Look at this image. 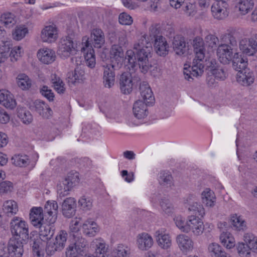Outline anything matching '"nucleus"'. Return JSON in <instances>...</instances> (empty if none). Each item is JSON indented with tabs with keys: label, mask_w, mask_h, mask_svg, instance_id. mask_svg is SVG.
Listing matches in <instances>:
<instances>
[{
	"label": "nucleus",
	"mask_w": 257,
	"mask_h": 257,
	"mask_svg": "<svg viewBox=\"0 0 257 257\" xmlns=\"http://www.w3.org/2000/svg\"><path fill=\"white\" fill-rule=\"evenodd\" d=\"M134 50L126 51L125 60H127V63L132 68H134L137 63L143 73L147 72L152 67L150 59L152 57V47L146 35L142 36L134 44Z\"/></svg>",
	"instance_id": "f257e3e1"
},
{
	"label": "nucleus",
	"mask_w": 257,
	"mask_h": 257,
	"mask_svg": "<svg viewBox=\"0 0 257 257\" xmlns=\"http://www.w3.org/2000/svg\"><path fill=\"white\" fill-rule=\"evenodd\" d=\"M12 237L9 241V249L16 257H22L23 246L29 239V225L22 218L15 216L10 223Z\"/></svg>",
	"instance_id": "f03ea898"
},
{
	"label": "nucleus",
	"mask_w": 257,
	"mask_h": 257,
	"mask_svg": "<svg viewBox=\"0 0 257 257\" xmlns=\"http://www.w3.org/2000/svg\"><path fill=\"white\" fill-rule=\"evenodd\" d=\"M192 45L195 52V57L193 59L191 69L187 67L184 68V75L185 78L190 81V79H193V76H198L201 75L203 72L204 65L203 60L204 59V41L202 38L197 36L193 40Z\"/></svg>",
	"instance_id": "7ed1b4c3"
},
{
	"label": "nucleus",
	"mask_w": 257,
	"mask_h": 257,
	"mask_svg": "<svg viewBox=\"0 0 257 257\" xmlns=\"http://www.w3.org/2000/svg\"><path fill=\"white\" fill-rule=\"evenodd\" d=\"M150 37L153 41L154 47L156 53L160 56L168 54L169 46L165 37L160 33V30L156 27L152 26L149 30Z\"/></svg>",
	"instance_id": "20e7f679"
},
{
	"label": "nucleus",
	"mask_w": 257,
	"mask_h": 257,
	"mask_svg": "<svg viewBox=\"0 0 257 257\" xmlns=\"http://www.w3.org/2000/svg\"><path fill=\"white\" fill-rule=\"evenodd\" d=\"M79 180L78 173H69L67 177L57 185V191L60 196L67 195L73 185L78 183Z\"/></svg>",
	"instance_id": "39448f33"
},
{
	"label": "nucleus",
	"mask_w": 257,
	"mask_h": 257,
	"mask_svg": "<svg viewBox=\"0 0 257 257\" xmlns=\"http://www.w3.org/2000/svg\"><path fill=\"white\" fill-rule=\"evenodd\" d=\"M88 39L87 36L83 37L81 51L84 53L86 65L92 68L95 65V57L94 50L89 43Z\"/></svg>",
	"instance_id": "423d86ee"
},
{
	"label": "nucleus",
	"mask_w": 257,
	"mask_h": 257,
	"mask_svg": "<svg viewBox=\"0 0 257 257\" xmlns=\"http://www.w3.org/2000/svg\"><path fill=\"white\" fill-rule=\"evenodd\" d=\"M76 51L77 50L71 38L66 37L61 40L58 50V54L61 58H67L75 54Z\"/></svg>",
	"instance_id": "0eeeda50"
},
{
	"label": "nucleus",
	"mask_w": 257,
	"mask_h": 257,
	"mask_svg": "<svg viewBox=\"0 0 257 257\" xmlns=\"http://www.w3.org/2000/svg\"><path fill=\"white\" fill-rule=\"evenodd\" d=\"M186 232L192 231L195 235H201L204 230L203 223L198 216L190 215L187 220Z\"/></svg>",
	"instance_id": "6e6552de"
},
{
	"label": "nucleus",
	"mask_w": 257,
	"mask_h": 257,
	"mask_svg": "<svg viewBox=\"0 0 257 257\" xmlns=\"http://www.w3.org/2000/svg\"><path fill=\"white\" fill-rule=\"evenodd\" d=\"M103 83L106 88H110L114 84V70L119 69L120 67L115 64H107L103 66Z\"/></svg>",
	"instance_id": "1a4fd4ad"
},
{
	"label": "nucleus",
	"mask_w": 257,
	"mask_h": 257,
	"mask_svg": "<svg viewBox=\"0 0 257 257\" xmlns=\"http://www.w3.org/2000/svg\"><path fill=\"white\" fill-rule=\"evenodd\" d=\"M213 17L217 20H222L228 16V4L225 1L215 2L211 7Z\"/></svg>",
	"instance_id": "9d476101"
},
{
	"label": "nucleus",
	"mask_w": 257,
	"mask_h": 257,
	"mask_svg": "<svg viewBox=\"0 0 257 257\" xmlns=\"http://www.w3.org/2000/svg\"><path fill=\"white\" fill-rule=\"evenodd\" d=\"M219 61L223 64H228L233 57L232 49L226 44H221L216 50Z\"/></svg>",
	"instance_id": "9b49d317"
},
{
	"label": "nucleus",
	"mask_w": 257,
	"mask_h": 257,
	"mask_svg": "<svg viewBox=\"0 0 257 257\" xmlns=\"http://www.w3.org/2000/svg\"><path fill=\"white\" fill-rule=\"evenodd\" d=\"M30 109L35 111L40 115L45 118H48L52 115V110L44 101L36 100L30 106Z\"/></svg>",
	"instance_id": "f8f14e48"
},
{
	"label": "nucleus",
	"mask_w": 257,
	"mask_h": 257,
	"mask_svg": "<svg viewBox=\"0 0 257 257\" xmlns=\"http://www.w3.org/2000/svg\"><path fill=\"white\" fill-rule=\"evenodd\" d=\"M40 38L43 42L51 43L58 38L57 28L54 25L46 26L42 30Z\"/></svg>",
	"instance_id": "ddd939ff"
},
{
	"label": "nucleus",
	"mask_w": 257,
	"mask_h": 257,
	"mask_svg": "<svg viewBox=\"0 0 257 257\" xmlns=\"http://www.w3.org/2000/svg\"><path fill=\"white\" fill-rule=\"evenodd\" d=\"M85 79V71L81 66H77L74 71L68 72L67 80L69 84L80 83Z\"/></svg>",
	"instance_id": "4468645a"
},
{
	"label": "nucleus",
	"mask_w": 257,
	"mask_h": 257,
	"mask_svg": "<svg viewBox=\"0 0 257 257\" xmlns=\"http://www.w3.org/2000/svg\"><path fill=\"white\" fill-rule=\"evenodd\" d=\"M176 241L179 248L184 252L192 251L194 248V243L192 239L185 234L178 235Z\"/></svg>",
	"instance_id": "2eb2a0df"
},
{
	"label": "nucleus",
	"mask_w": 257,
	"mask_h": 257,
	"mask_svg": "<svg viewBox=\"0 0 257 257\" xmlns=\"http://www.w3.org/2000/svg\"><path fill=\"white\" fill-rule=\"evenodd\" d=\"M132 76L130 73L127 72L122 73L119 78V87L121 92L124 94H128L133 89Z\"/></svg>",
	"instance_id": "dca6fc26"
},
{
	"label": "nucleus",
	"mask_w": 257,
	"mask_h": 257,
	"mask_svg": "<svg viewBox=\"0 0 257 257\" xmlns=\"http://www.w3.org/2000/svg\"><path fill=\"white\" fill-rule=\"evenodd\" d=\"M172 45L174 51L178 55H183L188 49L185 38L181 35H176L174 37Z\"/></svg>",
	"instance_id": "f3484780"
},
{
	"label": "nucleus",
	"mask_w": 257,
	"mask_h": 257,
	"mask_svg": "<svg viewBox=\"0 0 257 257\" xmlns=\"http://www.w3.org/2000/svg\"><path fill=\"white\" fill-rule=\"evenodd\" d=\"M236 78L238 83L245 86L250 85L254 80L253 72L248 69L238 71Z\"/></svg>",
	"instance_id": "a211bd4d"
},
{
	"label": "nucleus",
	"mask_w": 257,
	"mask_h": 257,
	"mask_svg": "<svg viewBox=\"0 0 257 257\" xmlns=\"http://www.w3.org/2000/svg\"><path fill=\"white\" fill-rule=\"evenodd\" d=\"M40 228L39 235L42 240L50 239L54 234L55 227L54 223H51L49 220L41 224V226L36 227Z\"/></svg>",
	"instance_id": "6ab92c4d"
},
{
	"label": "nucleus",
	"mask_w": 257,
	"mask_h": 257,
	"mask_svg": "<svg viewBox=\"0 0 257 257\" xmlns=\"http://www.w3.org/2000/svg\"><path fill=\"white\" fill-rule=\"evenodd\" d=\"M153 243L152 237L146 232L140 233L137 237V246L141 250H148L152 246Z\"/></svg>",
	"instance_id": "aec40b11"
},
{
	"label": "nucleus",
	"mask_w": 257,
	"mask_h": 257,
	"mask_svg": "<svg viewBox=\"0 0 257 257\" xmlns=\"http://www.w3.org/2000/svg\"><path fill=\"white\" fill-rule=\"evenodd\" d=\"M0 104L10 109L15 108L17 105L13 95L5 89L0 90Z\"/></svg>",
	"instance_id": "412c9836"
},
{
	"label": "nucleus",
	"mask_w": 257,
	"mask_h": 257,
	"mask_svg": "<svg viewBox=\"0 0 257 257\" xmlns=\"http://www.w3.org/2000/svg\"><path fill=\"white\" fill-rule=\"evenodd\" d=\"M110 53L111 64H115L121 67L123 60V52L121 46L115 44L113 45L111 48Z\"/></svg>",
	"instance_id": "4be33fe9"
},
{
	"label": "nucleus",
	"mask_w": 257,
	"mask_h": 257,
	"mask_svg": "<svg viewBox=\"0 0 257 257\" xmlns=\"http://www.w3.org/2000/svg\"><path fill=\"white\" fill-rule=\"evenodd\" d=\"M76 200L74 198L68 197L65 199L62 204V212L64 216L67 218L73 216L75 213Z\"/></svg>",
	"instance_id": "5701e85b"
},
{
	"label": "nucleus",
	"mask_w": 257,
	"mask_h": 257,
	"mask_svg": "<svg viewBox=\"0 0 257 257\" xmlns=\"http://www.w3.org/2000/svg\"><path fill=\"white\" fill-rule=\"evenodd\" d=\"M30 219L35 227L41 226L44 221L43 210L41 207H33L30 210Z\"/></svg>",
	"instance_id": "b1692460"
},
{
	"label": "nucleus",
	"mask_w": 257,
	"mask_h": 257,
	"mask_svg": "<svg viewBox=\"0 0 257 257\" xmlns=\"http://www.w3.org/2000/svg\"><path fill=\"white\" fill-rule=\"evenodd\" d=\"M58 204L55 201H48L45 205L44 211L45 214H47V220H49L51 223H54L57 219L58 211Z\"/></svg>",
	"instance_id": "393cba45"
},
{
	"label": "nucleus",
	"mask_w": 257,
	"mask_h": 257,
	"mask_svg": "<svg viewBox=\"0 0 257 257\" xmlns=\"http://www.w3.org/2000/svg\"><path fill=\"white\" fill-rule=\"evenodd\" d=\"M140 90L141 97L143 99L144 102L148 105H151L154 103L155 98L153 92L146 82H143L140 86Z\"/></svg>",
	"instance_id": "a878e982"
},
{
	"label": "nucleus",
	"mask_w": 257,
	"mask_h": 257,
	"mask_svg": "<svg viewBox=\"0 0 257 257\" xmlns=\"http://www.w3.org/2000/svg\"><path fill=\"white\" fill-rule=\"evenodd\" d=\"M37 56L40 61L46 64L52 63L56 59L55 51L47 48H43L39 50Z\"/></svg>",
	"instance_id": "bb28decb"
},
{
	"label": "nucleus",
	"mask_w": 257,
	"mask_h": 257,
	"mask_svg": "<svg viewBox=\"0 0 257 257\" xmlns=\"http://www.w3.org/2000/svg\"><path fill=\"white\" fill-rule=\"evenodd\" d=\"M142 100H138L135 102L133 108V114L135 117L138 119H142L147 117L148 114L147 105Z\"/></svg>",
	"instance_id": "cd10ccee"
},
{
	"label": "nucleus",
	"mask_w": 257,
	"mask_h": 257,
	"mask_svg": "<svg viewBox=\"0 0 257 257\" xmlns=\"http://www.w3.org/2000/svg\"><path fill=\"white\" fill-rule=\"evenodd\" d=\"M90 39L95 48H100L105 43L104 34L100 29H93L91 32Z\"/></svg>",
	"instance_id": "c85d7f7f"
},
{
	"label": "nucleus",
	"mask_w": 257,
	"mask_h": 257,
	"mask_svg": "<svg viewBox=\"0 0 257 257\" xmlns=\"http://www.w3.org/2000/svg\"><path fill=\"white\" fill-rule=\"evenodd\" d=\"M83 233L88 236H94L99 231L97 223L92 219H87L82 225Z\"/></svg>",
	"instance_id": "c756f323"
},
{
	"label": "nucleus",
	"mask_w": 257,
	"mask_h": 257,
	"mask_svg": "<svg viewBox=\"0 0 257 257\" xmlns=\"http://www.w3.org/2000/svg\"><path fill=\"white\" fill-rule=\"evenodd\" d=\"M155 236L161 248L167 249L171 246L172 240L168 234L164 233L161 230H159L155 232Z\"/></svg>",
	"instance_id": "7c9ffc66"
},
{
	"label": "nucleus",
	"mask_w": 257,
	"mask_h": 257,
	"mask_svg": "<svg viewBox=\"0 0 257 257\" xmlns=\"http://www.w3.org/2000/svg\"><path fill=\"white\" fill-rule=\"evenodd\" d=\"M186 202L189 204L188 210L195 213V215L203 217L205 215L204 208L202 205L195 201V197L193 195L189 196L186 199Z\"/></svg>",
	"instance_id": "2f4dec72"
},
{
	"label": "nucleus",
	"mask_w": 257,
	"mask_h": 257,
	"mask_svg": "<svg viewBox=\"0 0 257 257\" xmlns=\"http://www.w3.org/2000/svg\"><path fill=\"white\" fill-rule=\"evenodd\" d=\"M202 203L207 207H212L216 202L214 192L209 188H206L201 193Z\"/></svg>",
	"instance_id": "473e14b6"
},
{
	"label": "nucleus",
	"mask_w": 257,
	"mask_h": 257,
	"mask_svg": "<svg viewBox=\"0 0 257 257\" xmlns=\"http://www.w3.org/2000/svg\"><path fill=\"white\" fill-rule=\"evenodd\" d=\"M239 48L240 51L248 56H252L254 54V50L250 38H244L241 39L239 42Z\"/></svg>",
	"instance_id": "72a5a7b5"
},
{
	"label": "nucleus",
	"mask_w": 257,
	"mask_h": 257,
	"mask_svg": "<svg viewBox=\"0 0 257 257\" xmlns=\"http://www.w3.org/2000/svg\"><path fill=\"white\" fill-rule=\"evenodd\" d=\"M232 62V67L237 71L247 69V61L246 59H244L239 55L238 53L235 52L233 57L231 60Z\"/></svg>",
	"instance_id": "f704fd0d"
},
{
	"label": "nucleus",
	"mask_w": 257,
	"mask_h": 257,
	"mask_svg": "<svg viewBox=\"0 0 257 257\" xmlns=\"http://www.w3.org/2000/svg\"><path fill=\"white\" fill-rule=\"evenodd\" d=\"M158 181L163 186L171 187L173 185V177L169 171H161L159 174Z\"/></svg>",
	"instance_id": "c9c22d12"
},
{
	"label": "nucleus",
	"mask_w": 257,
	"mask_h": 257,
	"mask_svg": "<svg viewBox=\"0 0 257 257\" xmlns=\"http://www.w3.org/2000/svg\"><path fill=\"white\" fill-rule=\"evenodd\" d=\"M3 209L8 216H12L18 211L17 203L13 200L7 201L4 203Z\"/></svg>",
	"instance_id": "e433bc0d"
},
{
	"label": "nucleus",
	"mask_w": 257,
	"mask_h": 257,
	"mask_svg": "<svg viewBox=\"0 0 257 257\" xmlns=\"http://www.w3.org/2000/svg\"><path fill=\"white\" fill-rule=\"evenodd\" d=\"M208 250L211 257H224L227 254L220 245L215 242L209 244Z\"/></svg>",
	"instance_id": "4c0bfd02"
},
{
	"label": "nucleus",
	"mask_w": 257,
	"mask_h": 257,
	"mask_svg": "<svg viewBox=\"0 0 257 257\" xmlns=\"http://www.w3.org/2000/svg\"><path fill=\"white\" fill-rule=\"evenodd\" d=\"M221 243L226 248L230 249L235 246V240L233 237L228 232H222L220 236Z\"/></svg>",
	"instance_id": "58836bf2"
},
{
	"label": "nucleus",
	"mask_w": 257,
	"mask_h": 257,
	"mask_svg": "<svg viewBox=\"0 0 257 257\" xmlns=\"http://www.w3.org/2000/svg\"><path fill=\"white\" fill-rule=\"evenodd\" d=\"M51 81L55 90L60 94H63L65 91V84L62 79L55 74L51 76Z\"/></svg>",
	"instance_id": "ea45409f"
},
{
	"label": "nucleus",
	"mask_w": 257,
	"mask_h": 257,
	"mask_svg": "<svg viewBox=\"0 0 257 257\" xmlns=\"http://www.w3.org/2000/svg\"><path fill=\"white\" fill-rule=\"evenodd\" d=\"M28 33V29L25 25H19L15 27L12 32L13 38L17 41L23 39Z\"/></svg>",
	"instance_id": "a19ab883"
},
{
	"label": "nucleus",
	"mask_w": 257,
	"mask_h": 257,
	"mask_svg": "<svg viewBox=\"0 0 257 257\" xmlns=\"http://www.w3.org/2000/svg\"><path fill=\"white\" fill-rule=\"evenodd\" d=\"M130 248L123 244H119L113 251V257H130Z\"/></svg>",
	"instance_id": "79ce46f5"
},
{
	"label": "nucleus",
	"mask_w": 257,
	"mask_h": 257,
	"mask_svg": "<svg viewBox=\"0 0 257 257\" xmlns=\"http://www.w3.org/2000/svg\"><path fill=\"white\" fill-rule=\"evenodd\" d=\"M0 20L1 23L8 28L13 27L16 23L14 15L11 13L2 14Z\"/></svg>",
	"instance_id": "37998d69"
},
{
	"label": "nucleus",
	"mask_w": 257,
	"mask_h": 257,
	"mask_svg": "<svg viewBox=\"0 0 257 257\" xmlns=\"http://www.w3.org/2000/svg\"><path fill=\"white\" fill-rule=\"evenodd\" d=\"M95 257H109L107 253V245L103 242H96Z\"/></svg>",
	"instance_id": "c03bdc74"
},
{
	"label": "nucleus",
	"mask_w": 257,
	"mask_h": 257,
	"mask_svg": "<svg viewBox=\"0 0 257 257\" xmlns=\"http://www.w3.org/2000/svg\"><path fill=\"white\" fill-rule=\"evenodd\" d=\"M17 84L22 89H28L31 86V81L27 75L21 74L17 77Z\"/></svg>",
	"instance_id": "a18cd8bd"
},
{
	"label": "nucleus",
	"mask_w": 257,
	"mask_h": 257,
	"mask_svg": "<svg viewBox=\"0 0 257 257\" xmlns=\"http://www.w3.org/2000/svg\"><path fill=\"white\" fill-rule=\"evenodd\" d=\"M12 160L14 164L19 167H26L30 163L28 156L26 155H15Z\"/></svg>",
	"instance_id": "49530a36"
},
{
	"label": "nucleus",
	"mask_w": 257,
	"mask_h": 257,
	"mask_svg": "<svg viewBox=\"0 0 257 257\" xmlns=\"http://www.w3.org/2000/svg\"><path fill=\"white\" fill-rule=\"evenodd\" d=\"M244 240L250 250L257 252V237L252 233H246L244 235Z\"/></svg>",
	"instance_id": "de8ad7c7"
},
{
	"label": "nucleus",
	"mask_w": 257,
	"mask_h": 257,
	"mask_svg": "<svg viewBox=\"0 0 257 257\" xmlns=\"http://www.w3.org/2000/svg\"><path fill=\"white\" fill-rule=\"evenodd\" d=\"M253 6L252 0H240L238 4V7L241 14L245 15Z\"/></svg>",
	"instance_id": "09e8293b"
},
{
	"label": "nucleus",
	"mask_w": 257,
	"mask_h": 257,
	"mask_svg": "<svg viewBox=\"0 0 257 257\" xmlns=\"http://www.w3.org/2000/svg\"><path fill=\"white\" fill-rule=\"evenodd\" d=\"M231 222L232 226L238 230H243L246 226L245 221L242 218L236 214L232 215Z\"/></svg>",
	"instance_id": "8fccbe9b"
},
{
	"label": "nucleus",
	"mask_w": 257,
	"mask_h": 257,
	"mask_svg": "<svg viewBox=\"0 0 257 257\" xmlns=\"http://www.w3.org/2000/svg\"><path fill=\"white\" fill-rule=\"evenodd\" d=\"M18 116L25 124L30 123L33 120V116L31 113L23 108L18 109Z\"/></svg>",
	"instance_id": "3c124183"
},
{
	"label": "nucleus",
	"mask_w": 257,
	"mask_h": 257,
	"mask_svg": "<svg viewBox=\"0 0 257 257\" xmlns=\"http://www.w3.org/2000/svg\"><path fill=\"white\" fill-rule=\"evenodd\" d=\"M67 238V233L64 230H61L59 234L56 236L55 242L56 245L58 246V249L61 250L63 248L65 243L66 242Z\"/></svg>",
	"instance_id": "603ef678"
},
{
	"label": "nucleus",
	"mask_w": 257,
	"mask_h": 257,
	"mask_svg": "<svg viewBox=\"0 0 257 257\" xmlns=\"http://www.w3.org/2000/svg\"><path fill=\"white\" fill-rule=\"evenodd\" d=\"M87 244V241L84 238L81 236H77L75 238L74 243L71 245L73 246L78 252L82 253Z\"/></svg>",
	"instance_id": "864d4df0"
},
{
	"label": "nucleus",
	"mask_w": 257,
	"mask_h": 257,
	"mask_svg": "<svg viewBox=\"0 0 257 257\" xmlns=\"http://www.w3.org/2000/svg\"><path fill=\"white\" fill-rule=\"evenodd\" d=\"M208 71L217 79L223 80L226 78V73L222 68L209 67Z\"/></svg>",
	"instance_id": "5fc2aeb1"
},
{
	"label": "nucleus",
	"mask_w": 257,
	"mask_h": 257,
	"mask_svg": "<svg viewBox=\"0 0 257 257\" xmlns=\"http://www.w3.org/2000/svg\"><path fill=\"white\" fill-rule=\"evenodd\" d=\"M160 206L163 211L169 215L171 214L173 212V206L167 198H164L161 199Z\"/></svg>",
	"instance_id": "6e6d98bb"
},
{
	"label": "nucleus",
	"mask_w": 257,
	"mask_h": 257,
	"mask_svg": "<svg viewBox=\"0 0 257 257\" xmlns=\"http://www.w3.org/2000/svg\"><path fill=\"white\" fill-rule=\"evenodd\" d=\"M78 204L84 210H89L92 207V199L85 196H82L79 199Z\"/></svg>",
	"instance_id": "4d7b16f0"
},
{
	"label": "nucleus",
	"mask_w": 257,
	"mask_h": 257,
	"mask_svg": "<svg viewBox=\"0 0 257 257\" xmlns=\"http://www.w3.org/2000/svg\"><path fill=\"white\" fill-rule=\"evenodd\" d=\"M112 35H114L118 39L119 46H124L127 43L126 33L124 30L117 31L115 33H112Z\"/></svg>",
	"instance_id": "13d9d810"
},
{
	"label": "nucleus",
	"mask_w": 257,
	"mask_h": 257,
	"mask_svg": "<svg viewBox=\"0 0 257 257\" xmlns=\"http://www.w3.org/2000/svg\"><path fill=\"white\" fill-rule=\"evenodd\" d=\"M238 253L241 257H247L250 254V250L248 244L239 243L237 246Z\"/></svg>",
	"instance_id": "bf43d9fd"
},
{
	"label": "nucleus",
	"mask_w": 257,
	"mask_h": 257,
	"mask_svg": "<svg viewBox=\"0 0 257 257\" xmlns=\"http://www.w3.org/2000/svg\"><path fill=\"white\" fill-rule=\"evenodd\" d=\"M118 21L123 25H131L133 22L132 17L126 13H122L119 15Z\"/></svg>",
	"instance_id": "052dcab7"
},
{
	"label": "nucleus",
	"mask_w": 257,
	"mask_h": 257,
	"mask_svg": "<svg viewBox=\"0 0 257 257\" xmlns=\"http://www.w3.org/2000/svg\"><path fill=\"white\" fill-rule=\"evenodd\" d=\"M13 189V185L12 182L5 181L0 183V193H7L10 192Z\"/></svg>",
	"instance_id": "680f3d73"
},
{
	"label": "nucleus",
	"mask_w": 257,
	"mask_h": 257,
	"mask_svg": "<svg viewBox=\"0 0 257 257\" xmlns=\"http://www.w3.org/2000/svg\"><path fill=\"white\" fill-rule=\"evenodd\" d=\"M174 220L177 227L181 231L186 232L185 229L187 227V221H185V218L181 216H178L174 219Z\"/></svg>",
	"instance_id": "e2e57ef3"
},
{
	"label": "nucleus",
	"mask_w": 257,
	"mask_h": 257,
	"mask_svg": "<svg viewBox=\"0 0 257 257\" xmlns=\"http://www.w3.org/2000/svg\"><path fill=\"white\" fill-rule=\"evenodd\" d=\"M184 11L188 16H193L197 12L196 6L195 2L189 3L186 4Z\"/></svg>",
	"instance_id": "0e129e2a"
},
{
	"label": "nucleus",
	"mask_w": 257,
	"mask_h": 257,
	"mask_svg": "<svg viewBox=\"0 0 257 257\" xmlns=\"http://www.w3.org/2000/svg\"><path fill=\"white\" fill-rule=\"evenodd\" d=\"M224 38L227 39L228 43L226 44L230 48L232 49V51H234L237 47V42L235 38L231 34H228L224 36Z\"/></svg>",
	"instance_id": "69168bd1"
},
{
	"label": "nucleus",
	"mask_w": 257,
	"mask_h": 257,
	"mask_svg": "<svg viewBox=\"0 0 257 257\" xmlns=\"http://www.w3.org/2000/svg\"><path fill=\"white\" fill-rule=\"evenodd\" d=\"M206 42L208 44L209 47L212 48L216 46L218 43V38L214 35L209 34L207 35L205 38Z\"/></svg>",
	"instance_id": "338daca9"
},
{
	"label": "nucleus",
	"mask_w": 257,
	"mask_h": 257,
	"mask_svg": "<svg viewBox=\"0 0 257 257\" xmlns=\"http://www.w3.org/2000/svg\"><path fill=\"white\" fill-rule=\"evenodd\" d=\"M22 48L20 46L13 48L10 54L11 59L12 61H17L21 57Z\"/></svg>",
	"instance_id": "774afa93"
}]
</instances>
